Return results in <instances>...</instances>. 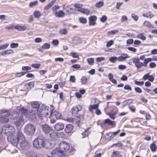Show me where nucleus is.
Listing matches in <instances>:
<instances>
[{"mask_svg": "<svg viewBox=\"0 0 157 157\" xmlns=\"http://www.w3.org/2000/svg\"><path fill=\"white\" fill-rule=\"evenodd\" d=\"M18 44L17 43H11L10 44V47L12 48H15L17 47Z\"/></svg>", "mask_w": 157, "mask_h": 157, "instance_id": "47", "label": "nucleus"}, {"mask_svg": "<svg viewBox=\"0 0 157 157\" xmlns=\"http://www.w3.org/2000/svg\"><path fill=\"white\" fill-rule=\"evenodd\" d=\"M7 139L8 141L11 143L14 146H16L18 141L14 136V135L9 136L7 137Z\"/></svg>", "mask_w": 157, "mask_h": 157, "instance_id": "6", "label": "nucleus"}, {"mask_svg": "<svg viewBox=\"0 0 157 157\" xmlns=\"http://www.w3.org/2000/svg\"><path fill=\"white\" fill-rule=\"evenodd\" d=\"M24 119L22 116L19 117L18 120L14 122L15 124L17 127H19L21 125L24 124Z\"/></svg>", "mask_w": 157, "mask_h": 157, "instance_id": "16", "label": "nucleus"}, {"mask_svg": "<svg viewBox=\"0 0 157 157\" xmlns=\"http://www.w3.org/2000/svg\"><path fill=\"white\" fill-rule=\"evenodd\" d=\"M151 61L152 59L150 58L145 59L144 60V63H143L144 66L145 67H147V64Z\"/></svg>", "mask_w": 157, "mask_h": 157, "instance_id": "31", "label": "nucleus"}, {"mask_svg": "<svg viewBox=\"0 0 157 157\" xmlns=\"http://www.w3.org/2000/svg\"><path fill=\"white\" fill-rule=\"evenodd\" d=\"M87 63L89 64L93 65L94 63V60L93 58H88L87 59Z\"/></svg>", "mask_w": 157, "mask_h": 157, "instance_id": "38", "label": "nucleus"}, {"mask_svg": "<svg viewBox=\"0 0 157 157\" xmlns=\"http://www.w3.org/2000/svg\"><path fill=\"white\" fill-rule=\"evenodd\" d=\"M44 143V139L42 138H38L35 139L33 142V147L37 149H40L42 147Z\"/></svg>", "mask_w": 157, "mask_h": 157, "instance_id": "5", "label": "nucleus"}, {"mask_svg": "<svg viewBox=\"0 0 157 157\" xmlns=\"http://www.w3.org/2000/svg\"><path fill=\"white\" fill-rule=\"evenodd\" d=\"M33 15L35 17L39 18L40 17L41 14L39 11H36L34 12Z\"/></svg>", "mask_w": 157, "mask_h": 157, "instance_id": "32", "label": "nucleus"}, {"mask_svg": "<svg viewBox=\"0 0 157 157\" xmlns=\"http://www.w3.org/2000/svg\"><path fill=\"white\" fill-rule=\"evenodd\" d=\"M9 45V44L6 43L4 44L0 45L1 50H4Z\"/></svg>", "mask_w": 157, "mask_h": 157, "instance_id": "53", "label": "nucleus"}, {"mask_svg": "<svg viewBox=\"0 0 157 157\" xmlns=\"http://www.w3.org/2000/svg\"><path fill=\"white\" fill-rule=\"evenodd\" d=\"M19 114V113L17 111H14L11 114L12 118L14 120L16 119L18 117Z\"/></svg>", "mask_w": 157, "mask_h": 157, "instance_id": "30", "label": "nucleus"}, {"mask_svg": "<svg viewBox=\"0 0 157 157\" xmlns=\"http://www.w3.org/2000/svg\"><path fill=\"white\" fill-rule=\"evenodd\" d=\"M59 8V7L58 5H55L53 6L52 8V10L54 14H55L57 12V10Z\"/></svg>", "mask_w": 157, "mask_h": 157, "instance_id": "35", "label": "nucleus"}, {"mask_svg": "<svg viewBox=\"0 0 157 157\" xmlns=\"http://www.w3.org/2000/svg\"><path fill=\"white\" fill-rule=\"evenodd\" d=\"M83 119V117L82 116L77 117V118L76 121L78 124H79L80 121H82Z\"/></svg>", "mask_w": 157, "mask_h": 157, "instance_id": "46", "label": "nucleus"}, {"mask_svg": "<svg viewBox=\"0 0 157 157\" xmlns=\"http://www.w3.org/2000/svg\"><path fill=\"white\" fill-rule=\"evenodd\" d=\"M65 6V5L64 4L63 5V7L68 14H72L74 13V11H73V9L70 6L68 5L66 7Z\"/></svg>", "mask_w": 157, "mask_h": 157, "instance_id": "10", "label": "nucleus"}, {"mask_svg": "<svg viewBox=\"0 0 157 157\" xmlns=\"http://www.w3.org/2000/svg\"><path fill=\"white\" fill-rule=\"evenodd\" d=\"M104 5V2H102L99 1L95 4V6L97 8H100Z\"/></svg>", "mask_w": 157, "mask_h": 157, "instance_id": "45", "label": "nucleus"}, {"mask_svg": "<svg viewBox=\"0 0 157 157\" xmlns=\"http://www.w3.org/2000/svg\"><path fill=\"white\" fill-rule=\"evenodd\" d=\"M104 123H108L109 124L112 125L113 127H114L116 125V123L114 121H112L109 119H107L104 120Z\"/></svg>", "mask_w": 157, "mask_h": 157, "instance_id": "27", "label": "nucleus"}, {"mask_svg": "<svg viewBox=\"0 0 157 157\" xmlns=\"http://www.w3.org/2000/svg\"><path fill=\"white\" fill-rule=\"evenodd\" d=\"M40 66V64L38 63L33 64L31 65L32 67L36 69L39 68Z\"/></svg>", "mask_w": 157, "mask_h": 157, "instance_id": "54", "label": "nucleus"}, {"mask_svg": "<svg viewBox=\"0 0 157 157\" xmlns=\"http://www.w3.org/2000/svg\"><path fill=\"white\" fill-rule=\"evenodd\" d=\"M150 148L152 151L154 152L156 151V146L155 144L153 143L151 144Z\"/></svg>", "mask_w": 157, "mask_h": 157, "instance_id": "40", "label": "nucleus"}, {"mask_svg": "<svg viewBox=\"0 0 157 157\" xmlns=\"http://www.w3.org/2000/svg\"><path fill=\"white\" fill-rule=\"evenodd\" d=\"M54 15L56 17H62L64 16L65 13L63 11L60 10L56 13Z\"/></svg>", "mask_w": 157, "mask_h": 157, "instance_id": "26", "label": "nucleus"}, {"mask_svg": "<svg viewBox=\"0 0 157 157\" xmlns=\"http://www.w3.org/2000/svg\"><path fill=\"white\" fill-rule=\"evenodd\" d=\"M53 146V144L51 142L49 141H45L44 140V143H43L42 147H45L48 149H51Z\"/></svg>", "mask_w": 157, "mask_h": 157, "instance_id": "15", "label": "nucleus"}, {"mask_svg": "<svg viewBox=\"0 0 157 157\" xmlns=\"http://www.w3.org/2000/svg\"><path fill=\"white\" fill-rule=\"evenodd\" d=\"M144 25L146 27L150 28L152 27L151 23L147 21H145L144 22Z\"/></svg>", "mask_w": 157, "mask_h": 157, "instance_id": "42", "label": "nucleus"}, {"mask_svg": "<svg viewBox=\"0 0 157 157\" xmlns=\"http://www.w3.org/2000/svg\"><path fill=\"white\" fill-rule=\"evenodd\" d=\"M126 68V66L124 65H120L118 66V68L119 69L121 70H123Z\"/></svg>", "mask_w": 157, "mask_h": 157, "instance_id": "62", "label": "nucleus"}, {"mask_svg": "<svg viewBox=\"0 0 157 157\" xmlns=\"http://www.w3.org/2000/svg\"><path fill=\"white\" fill-rule=\"evenodd\" d=\"M49 133L50 137L52 139H55L57 136L56 132L52 129Z\"/></svg>", "mask_w": 157, "mask_h": 157, "instance_id": "22", "label": "nucleus"}, {"mask_svg": "<svg viewBox=\"0 0 157 157\" xmlns=\"http://www.w3.org/2000/svg\"><path fill=\"white\" fill-rule=\"evenodd\" d=\"M9 119L8 118H5L4 117H0V122L2 123H6L8 122Z\"/></svg>", "mask_w": 157, "mask_h": 157, "instance_id": "29", "label": "nucleus"}, {"mask_svg": "<svg viewBox=\"0 0 157 157\" xmlns=\"http://www.w3.org/2000/svg\"><path fill=\"white\" fill-rule=\"evenodd\" d=\"M132 17L135 21H137L138 19V17L137 15H135L134 13H132L131 14Z\"/></svg>", "mask_w": 157, "mask_h": 157, "instance_id": "56", "label": "nucleus"}, {"mask_svg": "<svg viewBox=\"0 0 157 157\" xmlns=\"http://www.w3.org/2000/svg\"><path fill=\"white\" fill-rule=\"evenodd\" d=\"M118 109L116 108L114 109H113L111 111V113H108V114L109 115L110 117L112 119H114L115 118V115L117 114Z\"/></svg>", "mask_w": 157, "mask_h": 157, "instance_id": "19", "label": "nucleus"}, {"mask_svg": "<svg viewBox=\"0 0 157 157\" xmlns=\"http://www.w3.org/2000/svg\"><path fill=\"white\" fill-rule=\"evenodd\" d=\"M128 20V18L126 16H123L122 17L121 21L122 22H124V21H126Z\"/></svg>", "mask_w": 157, "mask_h": 157, "instance_id": "60", "label": "nucleus"}, {"mask_svg": "<svg viewBox=\"0 0 157 157\" xmlns=\"http://www.w3.org/2000/svg\"><path fill=\"white\" fill-rule=\"evenodd\" d=\"M105 60V58L102 57H97L96 58V61L97 62H100Z\"/></svg>", "mask_w": 157, "mask_h": 157, "instance_id": "58", "label": "nucleus"}, {"mask_svg": "<svg viewBox=\"0 0 157 157\" xmlns=\"http://www.w3.org/2000/svg\"><path fill=\"white\" fill-rule=\"evenodd\" d=\"M132 62L135 64V67L137 69H139L144 66L143 63L140 62V59L138 58H134Z\"/></svg>", "mask_w": 157, "mask_h": 157, "instance_id": "7", "label": "nucleus"}, {"mask_svg": "<svg viewBox=\"0 0 157 157\" xmlns=\"http://www.w3.org/2000/svg\"><path fill=\"white\" fill-rule=\"evenodd\" d=\"M35 128L34 126L31 124H26L24 128V131L29 136L33 135L35 132Z\"/></svg>", "mask_w": 157, "mask_h": 157, "instance_id": "4", "label": "nucleus"}, {"mask_svg": "<svg viewBox=\"0 0 157 157\" xmlns=\"http://www.w3.org/2000/svg\"><path fill=\"white\" fill-rule=\"evenodd\" d=\"M37 4V1H35L33 2H31L29 5V6L30 7H32L35 6H36Z\"/></svg>", "mask_w": 157, "mask_h": 157, "instance_id": "44", "label": "nucleus"}, {"mask_svg": "<svg viewBox=\"0 0 157 157\" xmlns=\"http://www.w3.org/2000/svg\"><path fill=\"white\" fill-rule=\"evenodd\" d=\"M106 135L108 136L107 138L109 140H111L114 137L111 132L107 133Z\"/></svg>", "mask_w": 157, "mask_h": 157, "instance_id": "52", "label": "nucleus"}, {"mask_svg": "<svg viewBox=\"0 0 157 157\" xmlns=\"http://www.w3.org/2000/svg\"><path fill=\"white\" fill-rule=\"evenodd\" d=\"M2 131L7 137L11 135H14L15 129L8 124H6L3 126Z\"/></svg>", "mask_w": 157, "mask_h": 157, "instance_id": "3", "label": "nucleus"}, {"mask_svg": "<svg viewBox=\"0 0 157 157\" xmlns=\"http://www.w3.org/2000/svg\"><path fill=\"white\" fill-rule=\"evenodd\" d=\"M73 128V126L71 124H68L65 127V131L67 133L71 132Z\"/></svg>", "mask_w": 157, "mask_h": 157, "instance_id": "21", "label": "nucleus"}, {"mask_svg": "<svg viewBox=\"0 0 157 157\" xmlns=\"http://www.w3.org/2000/svg\"><path fill=\"white\" fill-rule=\"evenodd\" d=\"M144 82L143 81L139 82L138 81L136 80L135 81V83L137 85L141 86L144 84Z\"/></svg>", "mask_w": 157, "mask_h": 157, "instance_id": "57", "label": "nucleus"}, {"mask_svg": "<svg viewBox=\"0 0 157 157\" xmlns=\"http://www.w3.org/2000/svg\"><path fill=\"white\" fill-rule=\"evenodd\" d=\"M79 21L80 22L84 24H86L87 22L86 19L83 17L80 18Z\"/></svg>", "mask_w": 157, "mask_h": 157, "instance_id": "51", "label": "nucleus"}, {"mask_svg": "<svg viewBox=\"0 0 157 157\" xmlns=\"http://www.w3.org/2000/svg\"><path fill=\"white\" fill-rule=\"evenodd\" d=\"M90 12V11L86 9L83 8L82 11V13H83L85 14L86 15L88 14Z\"/></svg>", "mask_w": 157, "mask_h": 157, "instance_id": "55", "label": "nucleus"}, {"mask_svg": "<svg viewBox=\"0 0 157 157\" xmlns=\"http://www.w3.org/2000/svg\"><path fill=\"white\" fill-rule=\"evenodd\" d=\"M134 90L136 92L138 93H140L142 92L141 89L138 87H135L134 88Z\"/></svg>", "mask_w": 157, "mask_h": 157, "instance_id": "59", "label": "nucleus"}, {"mask_svg": "<svg viewBox=\"0 0 157 157\" xmlns=\"http://www.w3.org/2000/svg\"><path fill=\"white\" fill-rule=\"evenodd\" d=\"M10 115L8 111L6 110H3L0 111V116L1 117H7Z\"/></svg>", "mask_w": 157, "mask_h": 157, "instance_id": "20", "label": "nucleus"}, {"mask_svg": "<svg viewBox=\"0 0 157 157\" xmlns=\"http://www.w3.org/2000/svg\"><path fill=\"white\" fill-rule=\"evenodd\" d=\"M19 113H21L22 115H23L25 116H27L28 111L25 109L24 108H22L19 109Z\"/></svg>", "mask_w": 157, "mask_h": 157, "instance_id": "28", "label": "nucleus"}, {"mask_svg": "<svg viewBox=\"0 0 157 157\" xmlns=\"http://www.w3.org/2000/svg\"><path fill=\"white\" fill-rule=\"evenodd\" d=\"M128 57V55L126 53H122L121 56L117 57L118 61L119 62H122L125 60Z\"/></svg>", "mask_w": 157, "mask_h": 157, "instance_id": "13", "label": "nucleus"}, {"mask_svg": "<svg viewBox=\"0 0 157 157\" xmlns=\"http://www.w3.org/2000/svg\"><path fill=\"white\" fill-rule=\"evenodd\" d=\"M118 31L117 30H115L108 32V33L109 34L114 35L118 33Z\"/></svg>", "mask_w": 157, "mask_h": 157, "instance_id": "50", "label": "nucleus"}, {"mask_svg": "<svg viewBox=\"0 0 157 157\" xmlns=\"http://www.w3.org/2000/svg\"><path fill=\"white\" fill-rule=\"evenodd\" d=\"M132 102V99H129L125 101L124 102V104L125 106H126L130 104Z\"/></svg>", "mask_w": 157, "mask_h": 157, "instance_id": "36", "label": "nucleus"}, {"mask_svg": "<svg viewBox=\"0 0 157 157\" xmlns=\"http://www.w3.org/2000/svg\"><path fill=\"white\" fill-rule=\"evenodd\" d=\"M52 114V112L51 109L47 106H43L37 113L38 116L41 119H42L43 117H46L49 114L51 115Z\"/></svg>", "mask_w": 157, "mask_h": 157, "instance_id": "2", "label": "nucleus"}, {"mask_svg": "<svg viewBox=\"0 0 157 157\" xmlns=\"http://www.w3.org/2000/svg\"><path fill=\"white\" fill-rule=\"evenodd\" d=\"M14 28L15 29L20 31H23L26 29V27L24 25L22 26L20 25H16L14 26Z\"/></svg>", "mask_w": 157, "mask_h": 157, "instance_id": "23", "label": "nucleus"}, {"mask_svg": "<svg viewBox=\"0 0 157 157\" xmlns=\"http://www.w3.org/2000/svg\"><path fill=\"white\" fill-rule=\"evenodd\" d=\"M53 115L57 119H60L62 118V114L61 113L55 111L54 112Z\"/></svg>", "mask_w": 157, "mask_h": 157, "instance_id": "25", "label": "nucleus"}, {"mask_svg": "<svg viewBox=\"0 0 157 157\" xmlns=\"http://www.w3.org/2000/svg\"><path fill=\"white\" fill-rule=\"evenodd\" d=\"M138 37L140 39H141L143 40H145L146 39V37L144 36L143 33H140L138 35Z\"/></svg>", "mask_w": 157, "mask_h": 157, "instance_id": "48", "label": "nucleus"}, {"mask_svg": "<svg viewBox=\"0 0 157 157\" xmlns=\"http://www.w3.org/2000/svg\"><path fill=\"white\" fill-rule=\"evenodd\" d=\"M22 69L23 70L27 71L30 70L31 69V68L29 66H24L22 67Z\"/></svg>", "mask_w": 157, "mask_h": 157, "instance_id": "64", "label": "nucleus"}, {"mask_svg": "<svg viewBox=\"0 0 157 157\" xmlns=\"http://www.w3.org/2000/svg\"><path fill=\"white\" fill-rule=\"evenodd\" d=\"M34 85V82H30L26 84V86L28 88H31L33 87Z\"/></svg>", "mask_w": 157, "mask_h": 157, "instance_id": "39", "label": "nucleus"}, {"mask_svg": "<svg viewBox=\"0 0 157 157\" xmlns=\"http://www.w3.org/2000/svg\"><path fill=\"white\" fill-rule=\"evenodd\" d=\"M82 109V106L78 105L72 108V112L73 114H76L78 112L81 110Z\"/></svg>", "mask_w": 157, "mask_h": 157, "instance_id": "18", "label": "nucleus"}, {"mask_svg": "<svg viewBox=\"0 0 157 157\" xmlns=\"http://www.w3.org/2000/svg\"><path fill=\"white\" fill-rule=\"evenodd\" d=\"M50 47V44L47 43L44 44L41 47L43 49H48Z\"/></svg>", "mask_w": 157, "mask_h": 157, "instance_id": "43", "label": "nucleus"}, {"mask_svg": "<svg viewBox=\"0 0 157 157\" xmlns=\"http://www.w3.org/2000/svg\"><path fill=\"white\" fill-rule=\"evenodd\" d=\"M41 127L43 131L46 134L49 133L52 129L51 127L47 124L42 125Z\"/></svg>", "mask_w": 157, "mask_h": 157, "instance_id": "9", "label": "nucleus"}, {"mask_svg": "<svg viewBox=\"0 0 157 157\" xmlns=\"http://www.w3.org/2000/svg\"><path fill=\"white\" fill-rule=\"evenodd\" d=\"M64 127V124L61 122L56 123L54 126V128L56 131H60L63 130Z\"/></svg>", "mask_w": 157, "mask_h": 157, "instance_id": "11", "label": "nucleus"}, {"mask_svg": "<svg viewBox=\"0 0 157 157\" xmlns=\"http://www.w3.org/2000/svg\"><path fill=\"white\" fill-rule=\"evenodd\" d=\"M19 142L20 143V147L23 150H27L30 146L29 144L25 140Z\"/></svg>", "mask_w": 157, "mask_h": 157, "instance_id": "8", "label": "nucleus"}, {"mask_svg": "<svg viewBox=\"0 0 157 157\" xmlns=\"http://www.w3.org/2000/svg\"><path fill=\"white\" fill-rule=\"evenodd\" d=\"M97 17L95 16H92L89 17V24L90 25H94L96 24Z\"/></svg>", "mask_w": 157, "mask_h": 157, "instance_id": "14", "label": "nucleus"}, {"mask_svg": "<svg viewBox=\"0 0 157 157\" xmlns=\"http://www.w3.org/2000/svg\"><path fill=\"white\" fill-rule=\"evenodd\" d=\"M98 104H95L94 105H90L89 107V110L90 112H92L93 109H97L99 107Z\"/></svg>", "mask_w": 157, "mask_h": 157, "instance_id": "24", "label": "nucleus"}, {"mask_svg": "<svg viewBox=\"0 0 157 157\" xmlns=\"http://www.w3.org/2000/svg\"><path fill=\"white\" fill-rule=\"evenodd\" d=\"M82 84H86L87 82V78L86 77H83L81 79Z\"/></svg>", "mask_w": 157, "mask_h": 157, "instance_id": "41", "label": "nucleus"}, {"mask_svg": "<svg viewBox=\"0 0 157 157\" xmlns=\"http://www.w3.org/2000/svg\"><path fill=\"white\" fill-rule=\"evenodd\" d=\"M70 148L68 143L63 141L60 144L59 148L56 147L53 149L51 154L53 155V157H64L63 152L68 151Z\"/></svg>", "mask_w": 157, "mask_h": 157, "instance_id": "1", "label": "nucleus"}, {"mask_svg": "<svg viewBox=\"0 0 157 157\" xmlns=\"http://www.w3.org/2000/svg\"><path fill=\"white\" fill-rule=\"evenodd\" d=\"M32 106L33 108L36 109L37 110L39 107L40 105L37 102L34 101L32 103Z\"/></svg>", "mask_w": 157, "mask_h": 157, "instance_id": "33", "label": "nucleus"}, {"mask_svg": "<svg viewBox=\"0 0 157 157\" xmlns=\"http://www.w3.org/2000/svg\"><path fill=\"white\" fill-rule=\"evenodd\" d=\"M107 17L105 16H102L100 19V21L102 22H104L107 20Z\"/></svg>", "mask_w": 157, "mask_h": 157, "instance_id": "61", "label": "nucleus"}, {"mask_svg": "<svg viewBox=\"0 0 157 157\" xmlns=\"http://www.w3.org/2000/svg\"><path fill=\"white\" fill-rule=\"evenodd\" d=\"M143 16L144 17H149L151 18L153 17V15L152 14L151 12H149L146 13H143L142 14Z\"/></svg>", "mask_w": 157, "mask_h": 157, "instance_id": "34", "label": "nucleus"}, {"mask_svg": "<svg viewBox=\"0 0 157 157\" xmlns=\"http://www.w3.org/2000/svg\"><path fill=\"white\" fill-rule=\"evenodd\" d=\"M117 60H118L117 57L116 56H112L110 57L109 59L110 62L112 63H114L115 61Z\"/></svg>", "mask_w": 157, "mask_h": 157, "instance_id": "37", "label": "nucleus"}, {"mask_svg": "<svg viewBox=\"0 0 157 157\" xmlns=\"http://www.w3.org/2000/svg\"><path fill=\"white\" fill-rule=\"evenodd\" d=\"M71 67H72L75 69H77L80 68V66L79 64H75L72 65Z\"/></svg>", "mask_w": 157, "mask_h": 157, "instance_id": "63", "label": "nucleus"}, {"mask_svg": "<svg viewBox=\"0 0 157 157\" xmlns=\"http://www.w3.org/2000/svg\"><path fill=\"white\" fill-rule=\"evenodd\" d=\"M27 116L28 117L29 120H34L36 119V113L33 111L31 110L28 114Z\"/></svg>", "mask_w": 157, "mask_h": 157, "instance_id": "17", "label": "nucleus"}, {"mask_svg": "<svg viewBox=\"0 0 157 157\" xmlns=\"http://www.w3.org/2000/svg\"><path fill=\"white\" fill-rule=\"evenodd\" d=\"M60 33L61 34L66 35L67 33V30L66 29H63L60 30Z\"/></svg>", "mask_w": 157, "mask_h": 157, "instance_id": "49", "label": "nucleus"}, {"mask_svg": "<svg viewBox=\"0 0 157 157\" xmlns=\"http://www.w3.org/2000/svg\"><path fill=\"white\" fill-rule=\"evenodd\" d=\"M16 136L18 142L25 140L24 135L20 130L17 131Z\"/></svg>", "mask_w": 157, "mask_h": 157, "instance_id": "12", "label": "nucleus"}]
</instances>
